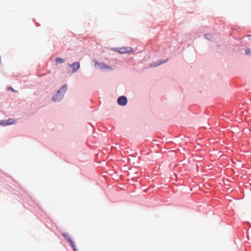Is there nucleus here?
Returning a JSON list of instances; mask_svg holds the SVG:
<instances>
[{"label":"nucleus","mask_w":251,"mask_h":251,"mask_svg":"<svg viewBox=\"0 0 251 251\" xmlns=\"http://www.w3.org/2000/svg\"><path fill=\"white\" fill-rule=\"evenodd\" d=\"M67 86L64 85L57 91L56 95L52 98V100L54 101H59L61 100L63 97L64 93L67 90Z\"/></svg>","instance_id":"obj_1"},{"label":"nucleus","mask_w":251,"mask_h":251,"mask_svg":"<svg viewBox=\"0 0 251 251\" xmlns=\"http://www.w3.org/2000/svg\"><path fill=\"white\" fill-rule=\"evenodd\" d=\"M62 235L64 238L70 244V245L72 247L74 250L75 251H76L77 249L75 247V245L74 242L72 240L70 235L67 233H63Z\"/></svg>","instance_id":"obj_2"},{"label":"nucleus","mask_w":251,"mask_h":251,"mask_svg":"<svg viewBox=\"0 0 251 251\" xmlns=\"http://www.w3.org/2000/svg\"><path fill=\"white\" fill-rule=\"evenodd\" d=\"M95 65V66H97L100 69H101V70H104V69H107L108 70H113L112 68L110 66L107 65L106 64H105L103 62L99 63V62H97Z\"/></svg>","instance_id":"obj_3"},{"label":"nucleus","mask_w":251,"mask_h":251,"mask_svg":"<svg viewBox=\"0 0 251 251\" xmlns=\"http://www.w3.org/2000/svg\"><path fill=\"white\" fill-rule=\"evenodd\" d=\"M115 50L120 53H126L130 52L132 49L130 47H122L121 48H117Z\"/></svg>","instance_id":"obj_4"},{"label":"nucleus","mask_w":251,"mask_h":251,"mask_svg":"<svg viewBox=\"0 0 251 251\" xmlns=\"http://www.w3.org/2000/svg\"><path fill=\"white\" fill-rule=\"evenodd\" d=\"M16 122L13 119H9L8 120L0 121V125L3 126H7L15 123Z\"/></svg>","instance_id":"obj_5"},{"label":"nucleus","mask_w":251,"mask_h":251,"mask_svg":"<svg viewBox=\"0 0 251 251\" xmlns=\"http://www.w3.org/2000/svg\"><path fill=\"white\" fill-rule=\"evenodd\" d=\"M118 103L119 105L124 106L127 103V99L125 96H121L118 99Z\"/></svg>","instance_id":"obj_6"},{"label":"nucleus","mask_w":251,"mask_h":251,"mask_svg":"<svg viewBox=\"0 0 251 251\" xmlns=\"http://www.w3.org/2000/svg\"><path fill=\"white\" fill-rule=\"evenodd\" d=\"M70 66L73 68L74 72H76L79 68L80 64L78 62H76L70 65Z\"/></svg>","instance_id":"obj_7"},{"label":"nucleus","mask_w":251,"mask_h":251,"mask_svg":"<svg viewBox=\"0 0 251 251\" xmlns=\"http://www.w3.org/2000/svg\"><path fill=\"white\" fill-rule=\"evenodd\" d=\"M63 62L64 60L60 58L57 57L56 58L55 62L56 63V64L62 63Z\"/></svg>","instance_id":"obj_8"},{"label":"nucleus","mask_w":251,"mask_h":251,"mask_svg":"<svg viewBox=\"0 0 251 251\" xmlns=\"http://www.w3.org/2000/svg\"><path fill=\"white\" fill-rule=\"evenodd\" d=\"M245 52H246V54H249L250 53V49H246V50H245Z\"/></svg>","instance_id":"obj_9"},{"label":"nucleus","mask_w":251,"mask_h":251,"mask_svg":"<svg viewBox=\"0 0 251 251\" xmlns=\"http://www.w3.org/2000/svg\"><path fill=\"white\" fill-rule=\"evenodd\" d=\"M205 36H206V38L208 39L210 36V35L208 34V35H206Z\"/></svg>","instance_id":"obj_10"},{"label":"nucleus","mask_w":251,"mask_h":251,"mask_svg":"<svg viewBox=\"0 0 251 251\" xmlns=\"http://www.w3.org/2000/svg\"><path fill=\"white\" fill-rule=\"evenodd\" d=\"M248 36L249 37H251V35H248ZM250 40H251V39Z\"/></svg>","instance_id":"obj_11"}]
</instances>
